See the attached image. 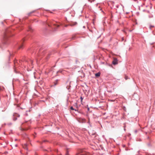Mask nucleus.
<instances>
[{
  "label": "nucleus",
  "mask_w": 155,
  "mask_h": 155,
  "mask_svg": "<svg viewBox=\"0 0 155 155\" xmlns=\"http://www.w3.org/2000/svg\"><path fill=\"white\" fill-rule=\"evenodd\" d=\"M77 23L76 22H71L70 24H69V25L71 26H74L75 25H76L77 24Z\"/></svg>",
  "instance_id": "1"
},
{
  "label": "nucleus",
  "mask_w": 155,
  "mask_h": 155,
  "mask_svg": "<svg viewBox=\"0 0 155 155\" xmlns=\"http://www.w3.org/2000/svg\"><path fill=\"white\" fill-rule=\"evenodd\" d=\"M80 105H77V104H76V107L77 108V109H75V110L76 111H78V108L79 107H80Z\"/></svg>",
  "instance_id": "2"
},
{
  "label": "nucleus",
  "mask_w": 155,
  "mask_h": 155,
  "mask_svg": "<svg viewBox=\"0 0 155 155\" xmlns=\"http://www.w3.org/2000/svg\"><path fill=\"white\" fill-rule=\"evenodd\" d=\"M23 147L24 149L27 150V145L26 144H24L23 145Z\"/></svg>",
  "instance_id": "3"
},
{
  "label": "nucleus",
  "mask_w": 155,
  "mask_h": 155,
  "mask_svg": "<svg viewBox=\"0 0 155 155\" xmlns=\"http://www.w3.org/2000/svg\"><path fill=\"white\" fill-rule=\"evenodd\" d=\"M95 75L96 77H98L100 76V73L98 72L97 73H96L95 74Z\"/></svg>",
  "instance_id": "4"
},
{
  "label": "nucleus",
  "mask_w": 155,
  "mask_h": 155,
  "mask_svg": "<svg viewBox=\"0 0 155 155\" xmlns=\"http://www.w3.org/2000/svg\"><path fill=\"white\" fill-rule=\"evenodd\" d=\"M28 31H32L33 30L31 28V27H29V28Z\"/></svg>",
  "instance_id": "5"
},
{
  "label": "nucleus",
  "mask_w": 155,
  "mask_h": 155,
  "mask_svg": "<svg viewBox=\"0 0 155 155\" xmlns=\"http://www.w3.org/2000/svg\"><path fill=\"white\" fill-rule=\"evenodd\" d=\"M53 25L54 26H57V27H59L60 26L59 25H57L54 24Z\"/></svg>",
  "instance_id": "6"
},
{
  "label": "nucleus",
  "mask_w": 155,
  "mask_h": 155,
  "mask_svg": "<svg viewBox=\"0 0 155 155\" xmlns=\"http://www.w3.org/2000/svg\"><path fill=\"white\" fill-rule=\"evenodd\" d=\"M80 99H81V102L82 103V100H83V97H80Z\"/></svg>",
  "instance_id": "7"
},
{
  "label": "nucleus",
  "mask_w": 155,
  "mask_h": 155,
  "mask_svg": "<svg viewBox=\"0 0 155 155\" xmlns=\"http://www.w3.org/2000/svg\"><path fill=\"white\" fill-rule=\"evenodd\" d=\"M70 109L72 110H75V109L73 108L72 107H71Z\"/></svg>",
  "instance_id": "8"
},
{
  "label": "nucleus",
  "mask_w": 155,
  "mask_h": 155,
  "mask_svg": "<svg viewBox=\"0 0 155 155\" xmlns=\"http://www.w3.org/2000/svg\"><path fill=\"white\" fill-rule=\"evenodd\" d=\"M23 46L22 44H21V45L19 47V48L20 49L22 48V47Z\"/></svg>",
  "instance_id": "9"
},
{
  "label": "nucleus",
  "mask_w": 155,
  "mask_h": 155,
  "mask_svg": "<svg viewBox=\"0 0 155 155\" xmlns=\"http://www.w3.org/2000/svg\"><path fill=\"white\" fill-rule=\"evenodd\" d=\"M15 116H17V117H20V115L18 114H16V115H15Z\"/></svg>",
  "instance_id": "10"
},
{
  "label": "nucleus",
  "mask_w": 155,
  "mask_h": 155,
  "mask_svg": "<svg viewBox=\"0 0 155 155\" xmlns=\"http://www.w3.org/2000/svg\"><path fill=\"white\" fill-rule=\"evenodd\" d=\"M125 79L126 80H127L128 79V78L127 76H126L125 77Z\"/></svg>",
  "instance_id": "11"
},
{
  "label": "nucleus",
  "mask_w": 155,
  "mask_h": 155,
  "mask_svg": "<svg viewBox=\"0 0 155 155\" xmlns=\"http://www.w3.org/2000/svg\"><path fill=\"white\" fill-rule=\"evenodd\" d=\"M153 27H154V26H150V28H151Z\"/></svg>",
  "instance_id": "12"
},
{
  "label": "nucleus",
  "mask_w": 155,
  "mask_h": 155,
  "mask_svg": "<svg viewBox=\"0 0 155 155\" xmlns=\"http://www.w3.org/2000/svg\"><path fill=\"white\" fill-rule=\"evenodd\" d=\"M68 26V25H65V27H67Z\"/></svg>",
  "instance_id": "13"
},
{
  "label": "nucleus",
  "mask_w": 155,
  "mask_h": 155,
  "mask_svg": "<svg viewBox=\"0 0 155 155\" xmlns=\"http://www.w3.org/2000/svg\"><path fill=\"white\" fill-rule=\"evenodd\" d=\"M6 37V36H5L4 37V39H5V38Z\"/></svg>",
  "instance_id": "14"
},
{
  "label": "nucleus",
  "mask_w": 155,
  "mask_h": 155,
  "mask_svg": "<svg viewBox=\"0 0 155 155\" xmlns=\"http://www.w3.org/2000/svg\"><path fill=\"white\" fill-rule=\"evenodd\" d=\"M25 40V39H23V40H22V41H24Z\"/></svg>",
  "instance_id": "15"
},
{
  "label": "nucleus",
  "mask_w": 155,
  "mask_h": 155,
  "mask_svg": "<svg viewBox=\"0 0 155 155\" xmlns=\"http://www.w3.org/2000/svg\"><path fill=\"white\" fill-rule=\"evenodd\" d=\"M113 63L114 64H116V63H115L114 62V61L113 62Z\"/></svg>",
  "instance_id": "16"
},
{
  "label": "nucleus",
  "mask_w": 155,
  "mask_h": 155,
  "mask_svg": "<svg viewBox=\"0 0 155 155\" xmlns=\"http://www.w3.org/2000/svg\"><path fill=\"white\" fill-rule=\"evenodd\" d=\"M31 64H32V63H33V61H31Z\"/></svg>",
  "instance_id": "17"
},
{
  "label": "nucleus",
  "mask_w": 155,
  "mask_h": 155,
  "mask_svg": "<svg viewBox=\"0 0 155 155\" xmlns=\"http://www.w3.org/2000/svg\"><path fill=\"white\" fill-rule=\"evenodd\" d=\"M59 24L60 25H61V24L60 23H59Z\"/></svg>",
  "instance_id": "18"
},
{
  "label": "nucleus",
  "mask_w": 155,
  "mask_h": 155,
  "mask_svg": "<svg viewBox=\"0 0 155 155\" xmlns=\"http://www.w3.org/2000/svg\"><path fill=\"white\" fill-rule=\"evenodd\" d=\"M14 63H15V65L16 66L15 62Z\"/></svg>",
  "instance_id": "19"
},
{
  "label": "nucleus",
  "mask_w": 155,
  "mask_h": 155,
  "mask_svg": "<svg viewBox=\"0 0 155 155\" xmlns=\"http://www.w3.org/2000/svg\"><path fill=\"white\" fill-rule=\"evenodd\" d=\"M88 110H89V108H88Z\"/></svg>",
  "instance_id": "20"
},
{
  "label": "nucleus",
  "mask_w": 155,
  "mask_h": 155,
  "mask_svg": "<svg viewBox=\"0 0 155 155\" xmlns=\"http://www.w3.org/2000/svg\"><path fill=\"white\" fill-rule=\"evenodd\" d=\"M122 40H124L123 38H122Z\"/></svg>",
  "instance_id": "21"
}]
</instances>
